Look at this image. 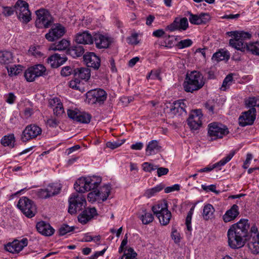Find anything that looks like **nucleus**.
<instances>
[{"mask_svg": "<svg viewBox=\"0 0 259 259\" xmlns=\"http://www.w3.org/2000/svg\"><path fill=\"white\" fill-rule=\"evenodd\" d=\"M249 227L247 219H241L231 226L227 232L228 245L231 248L238 249L244 245L249 234Z\"/></svg>", "mask_w": 259, "mask_h": 259, "instance_id": "nucleus-1", "label": "nucleus"}, {"mask_svg": "<svg viewBox=\"0 0 259 259\" xmlns=\"http://www.w3.org/2000/svg\"><path fill=\"white\" fill-rule=\"evenodd\" d=\"M229 36L234 37L229 40V45L232 48L245 52H250L252 54L259 55V41H255L249 44H245L244 40L250 38L251 35L243 31H231L226 33Z\"/></svg>", "mask_w": 259, "mask_h": 259, "instance_id": "nucleus-2", "label": "nucleus"}, {"mask_svg": "<svg viewBox=\"0 0 259 259\" xmlns=\"http://www.w3.org/2000/svg\"><path fill=\"white\" fill-rule=\"evenodd\" d=\"M204 84V81L202 74L194 71L187 74L183 87L186 92L193 93L202 88Z\"/></svg>", "mask_w": 259, "mask_h": 259, "instance_id": "nucleus-3", "label": "nucleus"}, {"mask_svg": "<svg viewBox=\"0 0 259 259\" xmlns=\"http://www.w3.org/2000/svg\"><path fill=\"white\" fill-rule=\"evenodd\" d=\"M168 205L166 201L152 207L153 213L158 218L159 222L162 225H167L171 217L170 211L168 210Z\"/></svg>", "mask_w": 259, "mask_h": 259, "instance_id": "nucleus-4", "label": "nucleus"}, {"mask_svg": "<svg viewBox=\"0 0 259 259\" xmlns=\"http://www.w3.org/2000/svg\"><path fill=\"white\" fill-rule=\"evenodd\" d=\"M69 207L68 212L71 214H75L85 207L87 202L85 197L82 194L77 193L72 194L68 199Z\"/></svg>", "mask_w": 259, "mask_h": 259, "instance_id": "nucleus-5", "label": "nucleus"}, {"mask_svg": "<svg viewBox=\"0 0 259 259\" xmlns=\"http://www.w3.org/2000/svg\"><path fill=\"white\" fill-rule=\"evenodd\" d=\"M228 133L227 126L221 123L213 122L208 125V135L211 141L221 139Z\"/></svg>", "mask_w": 259, "mask_h": 259, "instance_id": "nucleus-6", "label": "nucleus"}, {"mask_svg": "<svg viewBox=\"0 0 259 259\" xmlns=\"http://www.w3.org/2000/svg\"><path fill=\"white\" fill-rule=\"evenodd\" d=\"M16 13L18 19L24 23H27L31 20V12L28 4L23 0H18L15 4Z\"/></svg>", "mask_w": 259, "mask_h": 259, "instance_id": "nucleus-7", "label": "nucleus"}, {"mask_svg": "<svg viewBox=\"0 0 259 259\" xmlns=\"http://www.w3.org/2000/svg\"><path fill=\"white\" fill-rule=\"evenodd\" d=\"M17 206L23 213L29 218L33 217L37 212L35 204L32 200L26 197L21 198Z\"/></svg>", "mask_w": 259, "mask_h": 259, "instance_id": "nucleus-8", "label": "nucleus"}, {"mask_svg": "<svg viewBox=\"0 0 259 259\" xmlns=\"http://www.w3.org/2000/svg\"><path fill=\"white\" fill-rule=\"evenodd\" d=\"M36 15L35 25L38 28H48L53 22L52 16L45 9H39L36 11Z\"/></svg>", "mask_w": 259, "mask_h": 259, "instance_id": "nucleus-9", "label": "nucleus"}, {"mask_svg": "<svg viewBox=\"0 0 259 259\" xmlns=\"http://www.w3.org/2000/svg\"><path fill=\"white\" fill-rule=\"evenodd\" d=\"M88 102L90 104H101L106 100L107 94L102 89L91 90L87 93Z\"/></svg>", "mask_w": 259, "mask_h": 259, "instance_id": "nucleus-10", "label": "nucleus"}, {"mask_svg": "<svg viewBox=\"0 0 259 259\" xmlns=\"http://www.w3.org/2000/svg\"><path fill=\"white\" fill-rule=\"evenodd\" d=\"M248 246L253 254L259 253V233L255 226H252L250 230V235H248Z\"/></svg>", "mask_w": 259, "mask_h": 259, "instance_id": "nucleus-11", "label": "nucleus"}, {"mask_svg": "<svg viewBox=\"0 0 259 259\" xmlns=\"http://www.w3.org/2000/svg\"><path fill=\"white\" fill-rule=\"evenodd\" d=\"M41 128L34 124L27 125L24 130L21 136L23 142H26L30 140L33 139L41 135Z\"/></svg>", "mask_w": 259, "mask_h": 259, "instance_id": "nucleus-12", "label": "nucleus"}, {"mask_svg": "<svg viewBox=\"0 0 259 259\" xmlns=\"http://www.w3.org/2000/svg\"><path fill=\"white\" fill-rule=\"evenodd\" d=\"M65 28L60 24H56L50 29L45 37L49 41H54L64 35Z\"/></svg>", "mask_w": 259, "mask_h": 259, "instance_id": "nucleus-13", "label": "nucleus"}, {"mask_svg": "<svg viewBox=\"0 0 259 259\" xmlns=\"http://www.w3.org/2000/svg\"><path fill=\"white\" fill-rule=\"evenodd\" d=\"M202 117L200 110H196L190 115L187 119V124L192 130H196L200 127Z\"/></svg>", "mask_w": 259, "mask_h": 259, "instance_id": "nucleus-14", "label": "nucleus"}, {"mask_svg": "<svg viewBox=\"0 0 259 259\" xmlns=\"http://www.w3.org/2000/svg\"><path fill=\"white\" fill-rule=\"evenodd\" d=\"M256 110L255 108H251L248 111L243 113L239 118V123L241 126L252 125L255 119Z\"/></svg>", "mask_w": 259, "mask_h": 259, "instance_id": "nucleus-15", "label": "nucleus"}, {"mask_svg": "<svg viewBox=\"0 0 259 259\" xmlns=\"http://www.w3.org/2000/svg\"><path fill=\"white\" fill-rule=\"evenodd\" d=\"M74 41L77 44L91 45L94 42L93 35L89 31L79 32L75 35Z\"/></svg>", "mask_w": 259, "mask_h": 259, "instance_id": "nucleus-16", "label": "nucleus"}, {"mask_svg": "<svg viewBox=\"0 0 259 259\" xmlns=\"http://www.w3.org/2000/svg\"><path fill=\"white\" fill-rule=\"evenodd\" d=\"M83 59L88 67L98 69L100 66V59L93 52H89L84 54Z\"/></svg>", "mask_w": 259, "mask_h": 259, "instance_id": "nucleus-17", "label": "nucleus"}, {"mask_svg": "<svg viewBox=\"0 0 259 259\" xmlns=\"http://www.w3.org/2000/svg\"><path fill=\"white\" fill-rule=\"evenodd\" d=\"M185 102L186 100H183L175 101L170 109L171 112L176 115L185 116L187 115Z\"/></svg>", "mask_w": 259, "mask_h": 259, "instance_id": "nucleus-18", "label": "nucleus"}, {"mask_svg": "<svg viewBox=\"0 0 259 259\" xmlns=\"http://www.w3.org/2000/svg\"><path fill=\"white\" fill-rule=\"evenodd\" d=\"M97 215V210L95 207L87 208L78 216V220L81 224H85Z\"/></svg>", "mask_w": 259, "mask_h": 259, "instance_id": "nucleus-19", "label": "nucleus"}, {"mask_svg": "<svg viewBox=\"0 0 259 259\" xmlns=\"http://www.w3.org/2000/svg\"><path fill=\"white\" fill-rule=\"evenodd\" d=\"M93 38L96 47L98 49H106L110 45L109 38L100 33H94Z\"/></svg>", "mask_w": 259, "mask_h": 259, "instance_id": "nucleus-20", "label": "nucleus"}, {"mask_svg": "<svg viewBox=\"0 0 259 259\" xmlns=\"http://www.w3.org/2000/svg\"><path fill=\"white\" fill-rule=\"evenodd\" d=\"M36 227L39 233L45 236L53 235L55 231L49 224L44 221L37 223Z\"/></svg>", "mask_w": 259, "mask_h": 259, "instance_id": "nucleus-21", "label": "nucleus"}, {"mask_svg": "<svg viewBox=\"0 0 259 259\" xmlns=\"http://www.w3.org/2000/svg\"><path fill=\"white\" fill-rule=\"evenodd\" d=\"M239 214V207L236 204H234L228 210L223 217L225 222L227 223L234 220Z\"/></svg>", "mask_w": 259, "mask_h": 259, "instance_id": "nucleus-22", "label": "nucleus"}, {"mask_svg": "<svg viewBox=\"0 0 259 259\" xmlns=\"http://www.w3.org/2000/svg\"><path fill=\"white\" fill-rule=\"evenodd\" d=\"M74 76L79 80L87 81L91 77V70L87 67L76 68L74 70Z\"/></svg>", "mask_w": 259, "mask_h": 259, "instance_id": "nucleus-23", "label": "nucleus"}, {"mask_svg": "<svg viewBox=\"0 0 259 259\" xmlns=\"http://www.w3.org/2000/svg\"><path fill=\"white\" fill-rule=\"evenodd\" d=\"M87 177H81L77 179L74 185V188L77 192L83 193L90 191Z\"/></svg>", "mask_w": 259, "mask_h": 259, "instance_id": "nucleus-24", "label": "nucleus"}, {"mask_svg": "<svg viewBox=\"0 0 259 259\" xmlns=\"http://www.w3.org/2000/svg\"><path fill=\"white\" fill-rule=\"evenodd\" d=\"M67 60V58L65 55L62 56L59 54H55L52 55L49 59V62L53 67L57 68L62 65Z\"/></svg>", "mask_w": 259, "mask_h": 259, "instance_id": "nucleus-25", "label": "nucleus"}, {"mask_svg": "<svg viewBox=\"0 0 259 259\" xmlns=\"http://www.w3.org/2000/svg\"><path fill=\"white\" fill-rule=\"evenodd\" d=\"M161 149V146L157 140H152L149 142L146 149V154L151 155L158 153Z\"/></svg>", "mask_w": 259, "mask_h": 259, "instance_id": "nucleus-26", "label": "nucleus"}, {"mask_svg": "<svg viewBox=\"0 0 259 259\" xmlns=\"http://www.w3.org/2000/svg\"><path fill=\"white\" fill-rule=\"evenodd\" d=\"M230 58V53L228 51H225L223 50H221L219 51L218 52L213 54L212 57V60L213 61H215L216 62H219L220 61L224 60H229Z\"/></svg>", "mask_w": 259, "mask_h": 259, "instance_id": "nucleus-27", "label": "nucleus"}, {"mask_svg": "<svg viewBox=\"0 0 259 259\" xmlns=\"http://www.w3.org/2000/svg\"><path fill=\"white\" fill-rule=\"evenodd\" d=\"M67 52L73 58L81 56L84 52V49L82 46H74L69 48Z\"/></svg>", "mask_w": 259, "mask_h": 259, "instance_id": "nucleus-28", "label": "nucleus"}, {"mask_svg": "<svg viewBox=\"0 0 259 259\" xmlns=\"http://www.w3.org/2000/svg\"><path fill=\"white\" fill-rule=\"evenodd\" d=\"M111 186L110 185H105L100 188V190H97L99 194L100 200L105 201L106 200L111 192Z\"/></svg>", "mask_w": 259, "mask_h": 259, "instance_id": "nucleus-29", "label": "nucleus"}, {"mask_svg": "<svg viewBox=\"0 0 259 259\" xmlns=\"http://www.w3.org/2000/svg\"><path fill=\"white\" fill-rule=\"evenodd\" d=\"M13 60L11 52L9 51H0V64H8L12 62Z\"/></svg>", "mask_w": 259, "mask_h": 259, "instance_id": "nucleus-30", "label": "nucleus"}, {"mask_svg": "<svg viewBox=\"0 0 259 259\" xmlns=\"http://www.w3.org/2000/svg\"><path fill=\"white\" fill-rule=\"evenodd\" d=\"M87 178L88 187H90V191L97 188L102 181L101 177L97 176L88 177Z\"/></svg>", "mask_w": 259, "mask_h": 259, "instance_id": "nucleus-31", "label": "nucleus"}, {"mask_svg": "<svg viewBox=\"0 0 259 259\" xmlns=\"http://www.w3.org/2000/svg\"><path fill=\"white\" fill-rule=\"evenodd\" d=\"M70 45V42L66 39H63L57 44L51 46L50 50L54 51H64L66 50Z\"/></svg>", "mask_w": 259, "mask_h": 259, "instance_id": "nucleus-32", "label": "nucleus"}, {"mask_svg": "<svg viewBox=\"0 0 259 259\" xmlns=\"http://www.w3.org/2000/svg\"><path fill=\"white\" fill-rule=\"evenodd\" d=\"M214 208L210 204L205 205L203 209L202 215L204 220H208L211 219L214 212Z\"/></svg>", "mask_w": 259, "mask_h": 259, "instance_id": "nucleus-33", "label": "nucleus"}, {"mask_svg": "<svg viewBox=\"0 0 259 259\" xmlns=\"http://www.w3.org/2000/svg\"><path fill=\"white\" fill-rule=\"evenodd\" d=\"M164 188V185L163 184H160L152 188L147 189L145 191L144 195L147 198H150L161 191Z\"/></svg>", "mask_w": 259, "mask_h": 259, "instance_id": "nucleus-34", "label": "nucleus"}, {"mask_svg": "<svg viewBox=\"0 0 259 259\" xmlns=\"http://www.w3.org/2000/svg\"><path fill=\"white\" fill-rule=\"evenodd\" d=\"M235 152H231L226 157L224 158L220 161L213 164L212 166H210L212 170L216 168H219V169L220 170L221 168L220 167L224 165L226 163L229 162L232 158Z\"/></svg>", "mask_w": 259, "mask_h": 259, "instance_id": "nucleus-35", "label": "nucleus"}, {"mask_svg": "<svg viewBox=\"0 0 259 259\" xmlns=\"http://www.w3.org/2000/svg\"><path fill=\"white\" fill-rule=\"evenodd\" d=\"M50 197L57 195L60 193L61 187L57 184H52L46 187Z\"/></svg>", "mask_w": 259, "mask_h": 259, "instance_id": "nucleus-36", "label": "nucleus"}, {"mask_svg": "<svg viewBox=\"0 0 259 259\" xmlns=\"http://www.w3.org/2000/svg\"><path fill=\"white\" fill-rule=\"evenodd\" d=\"M1 144L4 146H9L13 147L15 143V137L14 135H10L4 136L1 140Z\"/></svg>", "mask_w": 259, "mask_h": 259, "instance_id": "nucleus-37", "label": "nucleus"}, {"mask_svg": "<svg viewBox=\"0 0 259 259\" xmlns=\"http://www.w3.org/2000/svg\"><path fill=\"white\" fill-rule=\"evenodd\" d=\"M123 252V254L121 258L119 259H137V253L132 247H129L125 249Z\"/></svg>", "mask_w": 259, "mask_h": 259, "instance_id": "nucleus-38", "label": "nucleus"}, {"mask_svg": "<svg viewBox=\"0 0 259 259\" xmlns=\"http://www.w3.org/2000/svg\"><path fill=\"white\" fill-rule=\"evenodd\" d=\"M33 70L34 71V74L36 77L43 76L45 74L46 71V67L41 64H37L31 67Z\"/></svg>", "mask_w": 259, "mask_h": 259, "instance_id": "nucleus-39", "label": "nucleus"}, {"mask_svg": "<svg viewBox=\"0 0 259 259\" xmlns=\"http://www.w3.org/2000/svg\"><path fill=\"white\" fill-rule=\"evenodd\" d=\"M77 122L82 123H88L90 122L92 116L85 112H80Z\"/></svg>", "mask_w": 259, "mask_h": 259, "instance_id": "nucleus-40", "label": "nucleus"}, {"mask_svg": "<svg viewBox=\"0 0 259 259\" xmlns=\"http://www.w3.org/2000/svg\"><path fill=\"white\" fill-rule=\"evenodd\" d=\"M74 230V227L73 226L70 227L67 224H63L59 228L58 232L59 235L60 236H63L68 233L72 232Z\"/></svg>", "mask_w": 259, "mask_h": 259, "instance_id": "nucleus-41", "label": "nucleus"}, {"mask_svg": "<svg viewBox=\"0 0 259 259\" xmlns=\"http://www.w3.org/2000/svg\"><path fill=\"white\" fill-rule=\"evenodd\" d=\"M245 104L247 107L254 108L259 107V98L256 97H250L246 100Z\"/></svg>", "mask_w": 259, "mask_h": 259, "instance_id": "nucleus-42", "label": "nucleus"}, {"mask_svg": "<svg viewBox=\"0 0 259 259\" xmlns=\"http://www.w3.org/2000/svg\"><path fill=\"white\" fill-rule=\"evenodd\" d=\"M24 76L27 81L31 82L35 80L36 77L34 74V71L32 69L31 67L28 68L26 70Z\"/></svg>", "mask_w": 259, "mask_h": 259, "instance_id": "nucleus-43", "label": "nucleus"}, {"mask_svg": "<svg viewBox=\"0 0 259 259\" xmlns=\"http://www.w3.org/2000/svg\"><path fill=\"white\" fill-rule=\"evenodd\" d=\"M140 219L143 224L147 225L153 221L154 217L151 213L145 212L144 215H141Z\"/></svg>", "mask_w": 259, "mask_h": 259, "instance_id": "nucleus-44", "label": "nucleus"}, {"mask_svg": "<svg viewBox=\"0 0 259 259\" xmlns=\"http://www.w3.org/2000/svg\"><path fill=\"white\" fill-rule=\"evenodd\" d=\"M233 80L232 76L231 74L228 75L224 79L221 90L225 91L227 88L231 85Z\"/></svg>", "mask_w": 259, "mask_h": 259, "instance_id": "nucleus-45", "label": "nucleus"}, {"mask_svg": "<svg viewBox=\"0 0 259 259\" xmlns=\"http://www.w3.org/2000/svg\"><path fill=\"white\" fill-rule=\"evenodd\" d=\"M8 74L10 76L17 75L19 74L22 69L20 66H14L13 67H11L9 68L8 66L6 67Z\"/></svg>", "mask_w": 259, "mask_h": 259, "instance_id": "nucleus-46", "label": "nucleus"}, {"mask_svg": "<svg viewBox=\"0 0 259 259\" xmlns=\"http://www.w3.org/2000/svg\"><path fill=\"white\" fill-rule=\"evenodd\" d=\"M80 112V111L77 109H68L67 110V115L70 118L77 122L78 117V115H79L78 114H79Z\"/></svg>", "mask_w": 259, "mask_h": 259, "instance_id": "nucleus-47", "label": "nucleus"}, {"mask_svg": "<svg viewBox=\"0 0 259 259\" xmlns=\"http://www.w3.org/2000/svg\"><path fill=\"white\" fill-rule=\"evenodd\" d=\"M189 15V20L190 22L194 25H200L201 21H200L199 15H194L190 12H188Z\"/></svg>", "mask_w": 259, "mask_h": 259, "instance_id": "nucleus-48", "label": "nucleus"}, {"mask_svg": "<svg viewBox=\"0 0 259 259\" xmlns=\"http://www.w3.org/2000/svg\"><path fill=\"white\" fill-rule=\"evenodd\" d=\"M192 41L190 39H186L179 41L176 46L180 49L189 47L192 45Z\"/></svg>", "mask_w": 259, "mask_h": 259, "instance_id": "nucleus-49", "label": "nucleus"}, {"mask_svg": "<svg viewBox=\"0 0 259 259\" xmlns=\"http://www.w3.org/2000/svg\"><path fill=\"white\" fill-rule=\"evenodd\" d=\"M16 9L15 6L13 7H3L2 13L6 17L10 16L14 14L15 11L16 12Z\"/></svg>", "mask_w": 259, "mask_h": 259, "instance_id": "nucleus-50", "label": "nucleus"}, {"mask_svg": "<svg viewBox=\"0 0 259 259\" xmlns=\"http://www.w3.org/2000/svg\"><path fill=\"white\" fill-rule=\"evenodd\" d=\"M99 194L97 190H94L88 194V200L91 202H94L97 200H100Z\"/></svg>", "mask_w": 259, "mask_h": 259, "instance_id": "nucleus-51", "label": "nucleus"}, {"mask_svg": "<svg viewBox=\"0 0 259 259\" xmlns=\"http://www.w3.org/2000/svg\"><path fill=\"white\" fill-rule=\"evenodd\" d=\"M124 140H122L121 141L108 142L106 143V146L111 149H114L121 146L124 142Z\"/></svg>", "mask_w": 259, "mask_h": 259, "instance_id": "nucleus-52", "label": "nucleus"}, {"mask_svg": "<svg viewBox=\"0 0 259 259\" xmlns=\"http://www.w3.org/2000/svg\"><path fill=\"white\" fill-rule=\"evenodd\" d=\"M143 169L145 171L151 172L157 168V166L149 162H144L142 164Z\"/></svg>", "mask_w": 259, "mask_h": 259, "instance_id": "nucleus-53", "label": "nucleus"}, {"mask_svg": "<svg viewBox=\"0 0 259 259\" xmlns=\"http://www.w3.org/2000/svg\"><path fill=\"white\" fill-rule=\"evenodd\" d=\"M74 69L70 66H67L62 68L61 71V74L63 76H68L71 74H74Z\"/></svg>", "mask_w": 259, "mask_h": 259, "instance_id": "nucleus-54", "label": "nucleus"}, {"mask_svg": "<svg viewBox=\"0 0 259 259\" xmlns=\"http://www.w3.org/2000/svg\"><path fill=\"white\" fill-rule=\"evenodd\" d=\"M180 29L185 30L188 27V19L186 17L181 19L179 18Z\"/></svg>", "mask_w": 259, "mask_h": 259, "instance_id": "nucleus-55", "label": "nucleus"}, {"mask_svg": "<svg viewBox=\"0 0 259 259\" xmlns=\"http://www.w3.org/2000/svg\"><path fill=\"white\" fill-rule=\"evenodd\" d=\"M179 18H176L174 22L167 26V29L171 31L180 30Z\"/></svg>", "mask_w": 259, "mask_h": 259, "instance_id": "nucleus-56", "label": "nucleus"}, {"mask_svg": "<svg viewBox=\"0 0 259 259\" xmlns=\"http://www.w3.org/2000/svg\"><path fill=\"white\" fill-rule=\"evenodd\" d=\"M80 80L77 77H75L74 79L69 82V87L73 89L80 90Z\"/></svg>", "mask_w": 259, "mask_h": 259, "instance_id": "nucleus-57", "label": "nucleus"}, {"mask_svg": "<svg viewBox=\"0 0 259 259\" xmlns=\"http://www.w3.org/2000/svg\"><path fill=\"white\" fill-rule=\"evenodd\" d=\"M199 18L201 24H204L209 21L210 16L208 13H201L199 15Z\"/></svg>", "mask_w": 259, "mask_h": 259, "instance_id": "nucleus-58", "label": "nucleus"}, {"mask_svg": "<svg viewBox=\"0 0 259 259\" xmlns=\"http://www.w3.org/2000/svg\"><path fill=\"white\" fill-rule=\"evenodd\" d=\"M127 42L129 44L136 45L139 43L138 40V34L133 33L127 38Z\"/></svg>", "mask_w": 259, "mask_h": 259, "instance_id": "nucleus-59", "label": "nucleus"}, {"mask_svg": "<svg viewBox=\"0 0 259 259\" xmlns=\"http://www.w3.org/2000/svg\"><path fill=\"white\" fill-rule=\"evenodd\" d=\"M147 78L160 80L161 77H160V71L158 70H152Z\"/></svg>", "mask_w": 259, "mask_h": 259, "instance_id": "nucleus-60", "label": "nucleus"}, {"mask_svg": "<svg viewBox=\"0 0 259 259\" xmlns=\"http://www.w3.org/2000/svg\"><path fill=\"white\" fill-rule=\"evenodd\" d=\"M53 110L54 114L56 116H60L64 113V110L62 103L60 105H57L56 107L54 108Z\"/></svg>", "mask_w": 259, "mask_h": 259, "instance_id": "nucleus-61", "label": "nucleus"}, {"mask_svg": "<svg viewBox=\"0 0 259 259\" xmlns=\"http://www.w3.org/2000/svg\"><path fill=\"white\" fill-rule=\"evenodd\" d=\"M37 196L41 198L46 199L50 197L47 188L39 189L37 191Z\"/></svg>", "mask_w": 259, "mask_h": 259, "instance_id": "nucleus-62", "label": "nucleus"}, {"mask_svg": "<svg viewBox=\"0 0 259 259\" xmlns=\"http://www.w3.org/2000/svg\"><path fill=\"white\" fill-rule=\"evenodd\" d=\"M5 101L9 104H12L16 100V96L13 93H10L5 96Z\"/></svg>", "mask_w": 259, "mask_h": 259, "instance_id": "nucleus-63", "label": "nucleus"}, {"mask_svg": "<svg viewBox=\"0 0 259 259\" xmlns=\"http://www.w3.org/2000/svg\"><path fill=\"white\" fill-rule=\"evenodd\" d=\"M61 103L60 100L58 98H54L49 100V106L53 109L54 108L56 107L57 105H60Z\"/></svg>", "mask_w": 259, "mask_h": 259, "instance_id": "nucleus-64", "label": "nucleus"}]
</instances>
